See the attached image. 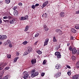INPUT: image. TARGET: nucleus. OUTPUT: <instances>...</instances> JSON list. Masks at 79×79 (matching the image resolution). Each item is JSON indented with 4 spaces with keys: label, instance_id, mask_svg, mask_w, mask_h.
<instances>
[{
    "label": "nucleus",
    "instance_id": "19",
    "mask_svg": "<svg viewBox=\"0 0 79 79\" xmlns=\"http://www.w3.org/2000/svg\"><path fill=\"white\" fill-rule=\"evenodd\" d=\"M31 62L32 64H35L36 63V60L35 59H34L31 60Z\"/></svg>",
    "mask_w": 79,
    "mask_h": 79
},
{
    "label": "nucleus",
    "instance_id": "37",
    "mask_svg": "<svg viewBox=\"0 0 79 79\" xmlns=\"http://www.w3.org/2000/svg\"><path fill=\"white\" fill-rule=\"evenodd\" d=\"M17 9H18V7L16 6H14L13 8V10H15H15H17Z\"/></svg>",
    "mask_w": 79,
    "mask_h": 79
},
{
    "label": "nucleus",
    "instance_id": "44",
    "mask_svg": "<svg viewBox=\"0 0 79 79\" xmlns=\"http://www.w3.org/2000/svg\"><path fill=\"white\" fill-rule=\"evenodd\" d=\"M71 72H67V74H68V75H69V76H70V75H71Z\"/></svg>",
    "mask_w": 79,
    "mask_h": 79
},
{
    "label": "nucleus",
    "instance_id": "53",
    "mask_svg": "<svg viewBox=\"0 0 79 79\" xmlns=\"http://www.w3.org/2000/svg\"><path fill=\"white\" fill-rule=\"evenodd\" d=\"M13 46L12 45V44H10L9 45V47H10V48H11V47H12Z\"/></svg>",
    "mask_w": 79,
    "mask_h": 79
},
{
    "label": "nucleus",
    "instance_id": "51",
    "mask_svg": "<svg viewBox=\"0 0 79 79\" xmlns=\"http://www.w3.org/2000/svg\"><path fill=\"white\" fill-rule=\"evenodd\" d=\"M39 4H37H37H36L35 5V6H39Z\"/></svg>",
    "mask_w": 79,
    "mask_h": 79
},
{
    "label": "nucleus",
    "instance_id": "1",
    "mask_svg": "<svg viewBox=\"0 0 79 79\" xmlns=\"http://www.w3.org/2000/svg\"><path fill=\"white\" fill-rule=\"evenodd\" d=\"M31 76L32 77H35L39 75V72H35V70L33 69L31 72Z\"/></svg>",
    "mask_w": 79,
    "mask_h": 79
},
{
    "label": "nucleus",
    "instance_id": "46",
    "mask_svg": "<svg viewBox=\"0 0 79 79\" xmlns=\"http://www.w3.org/2000/svg\"><path fill=\"white\" fill-rule=\"evenodd\" d=\"M16 54L17 56H18V55H19V52H16Z\"/></svg>",
    "mask_w": 79,
    "mask_h": 79
},
{
    "label": "nucleus",
    "instance_id": "35",
    "mask_svg": "<svg viewBox=\"0 0 79 79\" xmlns=\"http://www.w3.org/2000/svg\"><path fill=\"white\" fill-rule=\"evenodd\" d=\"M27 43H28V42L26 41H25L23 43V45H26Z\"/></svg>",
    "mask_w": 79,
    "mask_h": 79
},
{
    "label": "nucleus",
    "instance_id": "57",
    "mask_svg": "<svg viewBox=\"0 0 79 79\" xmlns=\"http://www.w3.org/2000/svg\"><path fill=\"white\" fill-rule=\"evenodd\" d=\"M2 42L0 41V45H2Z\"/></svg>",
    "mask_w": 79,
    "mask_h": 79
},
{
    "label": "nucleus",
    "instance_id": "15",
    "mask_svg": "<svg viewBox=\"0 0 79 79\" xmlns=\"http://www.w3.org/2000/svg\"><path fill=\"white\" fill-rule=\"evenodd\" d=\"M27 50V51L30 53L31 52H32V48L31 47H28Z\"/></svg>",
    "mask_w": 79,
    "mask_h": 79
},
{
    "label": "nucleus",
    "instance_id": "6",
    "mask_svg": "<svg viewBox=\"0 0 79 79\" xmlns=\"http://www.w3.org/2000/svg\"><path fill=\"white\" fill-rule=\"evenodd\" d=\"M49 40V39L48 38H47L45 40V41L44 43V46H46V45H47L48 43Z\"/></svg>",
    "mask_w": 79,
    "mask_h": 79
},
{
    "label": "nucleus",
    "instance_id": "9",
    "mask_svg": "<svg viewBox=\"0 0 79 79\" xmlns=\"http://www.w3.org/2000/svg\"><path fill=\"white\" fill-rule=\"evenodd\" d=\"M12 17L11 16H5L3 17V19H11Z\"/></svg>",
    "mask_w": 79,
    "mask_h": 79
},
{
    "label": "nucleus",
    "instance_id": "50",
    "mask_svg": "<svg viewBox=\"0 0 79 79\" xmlns=\"http://www.w3.org/2000/svg\"><path fill=\"white\" fill-rule=\"evenodd\" d=\"M67 68H69V69H70V68H71V67H70V66L68 65H67Z\"/></svg>",
    "mask_w": 79,
    "mask_h": 79
},
{
    "label": "nucleus",
    "instance_id": "5",
    "mask_svg": "<svg viewBox=\"0 0 79 79\" xmlns=\"http://www.w3.org/2000/svg\"><path fill=\"white\" fill-rule=\"evenodd\" d=\"M6 63H5V64H4L3 62L1 63L0 64V70H1V69H2L3 68H3V67H4V66H6Z\"/></svg>",
    "mask_w": 79,
    "mask_h": 79
},
{
    "label": "nucleus",
    "instance_id": "3",
    "mask_svg": "<svg viewBox=\"0 0 79 79\" xmlns=\"http://www.w3.org/2000/svg\"><path fill=\"white\" fill-rule=\"evenodd\" d=\"M55 56H57V58H60L61 57V55L60 54V52H56L55 53Z\"/></svg>",
    "mask_w": 79,
    "mask_h": 79
},
{
    "label": "nucleus",
    "instance_id": "26",
    "mask_svg": "<svg viewBox=\"0 0 79 79\" xmlns=\"http://www.w3.org/2000/svg\"><path fill=\"white\" fill-rule=\"evenodd\" d=\"M28 53H29V52L27 51L25 52L23 55H24V56L27 55V54H28Z\"/></svg>",
    "mask_w": 79,
    "mask_h": 79
},
{
    "label": "nucleus",
    "instance_id": "2",
    "mask_svg": "<svg viewBox=\"0 0 79 79\" xmlns=\"http://www.w3.org/2000/svg\"><path fill=\"white\" fill-rule=\"evenodd\" d=\"M23 78L24 79H27L29 77V74L27 72H24L23 73Z\"/></svg>",
    "mask_w": 79,
    "mask_h": 79
},
{
    "label": "nucleus",
    "instance_id": "18",
    "mask_svg": "<svg viewBox=\"0 0 79 79\" xmlns=\"http://www.w3.org/2000/svg\"><path fill=\"white\" fill-rule=\"evenodd\" d=\"M14 16H18V11L16 10H15L14 12Z\"/></svg>",
    "mask_w": 79,
    "mask_h": 79
},
{
    "label": "nucleus",
    "instance_id": "4",
    "mask_svg": "<svg viewBox=\"0 0 79 79\" xmlns=\"http://www.w3.org/2000/svg\"><path fill=\"white\" fill-rule=\"evenodd\" d=\"M48 3V1L44 2L42 6H41L42 8H44V7H45Z\"/></svg>",
    "mask_w": 79,
    "mask_h": 79
},
{
    "label": "nucleus",
    "instance_id": "58",
    "mask_svg": "<svg viewBox=\"0 0 79 79\" xmlns=\"http://www.w3.org/2000/svg\"><path fill=\"white\" fill-rule=\"evenodd\" d=\"M2 36L1 35H0V39L1 40V39H2Z\"/></svg>",
    "mask_w": 79,
    "mask_h": 79
},
{
    "label": "nucleus",
    "instance_id": "48",
    "mask_svg": "<svg viewBox=\"0 0 79 79\" xmlns=\"http://www.w3.org/2000/svg\"><path fill=\"white\" fill-rule=\"evenodd\" d=\"M46 63V61H45V60H44L43 61V64H45Z\"/></svg>",
    "mask_w": 79,
    "mask_h": 79
},
{
    "label": "nucleus",
    "instance_id": "8",
    "mask_svg": "<svg viewBox=\"0 0 79 79\" xmlns=\"http://www.w3.org/2000/svg\"><path fill=\"white\" fill-rule=\"evenodd\" d=\"M61 74L60 72H58L56 74H55L54 76V77L56 78H57V77H60Z\"/></svg>",
    "mask_w": 79,
    "mask_h": 79
},
{
    "label": "nucleus",
    "instance_id": "33",
    "mask_svg": "<svg viewBox=\"0 0 79 79\" xmlns=\"http://www.w3.org/2000/svg\"><path fill=\"white\" fill-rule=\"evenodd\" d=\"M37 52L38 53L39 55H40L41 54H42V52L40 50H38L37 51Z\"/></svg>",
    "mask_w": 79,
    "mask_h": 79
},
{
    "label": "nucleus",
    "instance_id": "45",
    "mask_svg": "<svg viewBox=\"0 0 79 79\" xmlns=\"http://www.w3.org/2000/svg\"><path fill=\"white\" fill-rule=\"evenodd\" d=\"M25 17V18H26V19H28V17H29L28 15H26Z\"/></svg>",
    "mask_w": 79,
    "mask_h": 79
},
{
    "label": "nucleus",
    "instance_id": "7",
    "mask_svg": "<svg viewBox=\"0 0 79 79\" xmlns=\"http://www.w3.org/2000/svg\"><path fill=\"white\" fill-rule=\"evenodd\" d=\"M16 21H15V19H13L10 20V21L9 23L10 24H15L16 23Z\"/></svg>",
    "mask_w": 79,
    "mask_h": 79
},
{
    "label": "nucleus",
    "instance_id": "16",
    "mask_svg": "<svg viewBox=\"0 0 79 79\" xmlns=\"http://www.w3.org/2000/svg\"><path fill=\"white\" fill-rule=\"evenodd\" d=\"M78 78H79V76H78L77 75H75L73 76L72 77V78L73 79H78Z\"/></svg>",
    "mask_w": 79,
    "mask_h": 79
},
{
    "label": "nucleus",
    "instance_id": "17",
    "mask_svg": "<svg viewBox=\"0 0 79 79\" xmlns=\"http://www.w3.org/2000/svg\"><path fill=\"white\" fill-rule=\"evenodd\" d=\"M56 32L58 33L59 34H61V31L59 29H56Z\"/></svg>",
    "mask_w": 79,
    "mask_h": 79
},
{
    "label": "nucleus",
    "instance_id": "49",
    "mask_svg": "<svg viewBox=\"0 0 79 79\" xmlns=\"http://www.w3.org/2000/svg\"><path fill=\"white\" fill-rule=\"evenodd\" d=\"M77 54L79 55V50H77V52H76Z\"/></svg>",
    "mask_w": 79,
    "mask_h": 79
},
{
    "label": "nucleus",
    "instance_id": "54",
    "mask_svg": "<svg viewBox=\"0 0 79 79\" xmlns=\"http://www.w3.org/2000/svg\"><path fill=\"white\" fill-rule=\"evenodd\" d=\"M2 20L1 19H0V24H2Z\"/></svg>",
    "mask_w": 79,
    "mask_h": 79
},
{
    "label": "nucleus",
    "instance_id": "52",
    "mask_svg": "<svg viewBox=\"0 0 79 79\" xmlns=\"http://www.w3.org/2000/svg\"><path fill=\"white\" fill-rule=\"evenodd\" d=\"M10 68L9 67H6L5 68V70H8Z\"/></svg>",
    "mask_w": 79,
    "mask_h": 79
},
{
    "label": "nucleus",
    "instance_id": "27",
    "mask_svg": "<svg viewBox=\"0 0 79 79\" xmlns=\"http://www.w3.org/2000/svg\"><path fill=\"white\" fill-rule=\"evenodd\" d=\"M75 27L77 29H79V24L76 25Z\"/></svg>",
    "mask_w": 79,
    "mask_h": 79
},
{
    "label": "nucleus",
    "instance_id": "10",
    "mask_svg": "<svg viewBox=\"0 0 79 79\" xmlns=\"http://www.w3.org/2000/svg\"><path fill=\"white\" fill-rule=\"evenodd\" d=\"M72 54L73 55H75L76 52H77V50L75 48H74L72 50Z\"/></svg>",
    "mask_w": 79,
    "mask_h": 79
},
{
    "label": "nucleus",
    "instance_id": "39",
    "mask_svg": "<svg viewBox=\"0 0 79 79\" xmlns=\"http://www.w3.org/2000/svg\"><path fill=\"white\" fill-rule=\"evenodd\" d=\"M18 5L21 6H23V4H22V3L19 2L18 4Z\"/></svg>",
    "mask_w": 79,
    "mask_h": 79
},
{
    "label": "nucleus",
    "instance_id": "23",
    "mask_svg": "<svg viewBox=\"0 0 79 79\" xmlns=\"http://www.w3.org/2000/svg\"><path fill=\"white\" fill-rule=\"evenodd\" d=\"M28 29H29V26H26L24 30V31L25 32H26V31H28Z\"/></svg>",
    "mask_w": 79,
    "mask_h": 79
},
{
    "label": "nucleus",
    "instance_id": "30",
    "mask_svg": "<svg viewBox=\"0 0 79 79\" xmlns=\"http://www.w3.org/2000/svg\"><path fill=\"white\" fill-rule=\"evenodd\" d=\"M72 59L73 61L76 60V56H72Z\"/></svg>",
    "mask_w": 79,
    "mask_h": 79
},
{
    "label": "nucleus",
    "instance_id": "21",
    "mask_svg": "<svg viewBox=\"0 0 79 79\" xmlns=\"http://www.w3.org/2000/svg\"><path fill=\"white\" fill-rule=\"evenodd\" d=\"M42 16V17H45L46 18H47V17H48V15H47V14L45 13Z\"/></svg>",
    "mask_w": 79,
    "mask_h": 79
},
{
    "label": "nucleus",
    "instance_id": "55",
    "mask_svg": "<svg viewBox=\"0 0 79 79\" xmlns=\"http://www.w3.org/2000/svg\"><path fill=\"white\" fill-rule=\"evenodd\" d=\"M38 42V41H36L34 44L35 45H37V43Z\"/></svg>",
    "mask_w": 79,
    "mask_h": 79
},
{
    "label": "nucleus",
    "instance_id": "42",
    "mask_svg": "<svg viewBox=\"0 0 79 79\" xmlns=\"http://www.w3.org/2000/svg\"><path fill=\"white\" fill-rule=\"evenodd\" d=\"M70 39L71 40H74L75 39V38H74V37L73 36H71Z\"/></svg>",
    "mask_w": 79,
    "mask_h": 79
},
{
    "label": "nucleus",
    "instance_id": "22",
    "mask_svg": "<svg viewBox=\"0 0 79 79\" xmlns=\"http://www.w3.org/2000/svg\"><path fill=\"white\" fill-rule=\"evenodd\" d=\"M10 2V0H5V3L6 4H9Z\"/></svg>",
    "mask_w": 79,
    "mask_h": 79
},
{
    "label": "nucleus",
    "instance_id": "47",
    "mask_svg": "<svg viewBox=\"0 0 79 79\" xmlns=\"http://www.w3.org/2000/svg\"><path fill=\"white\" fill-rule=\"evenodd\" d=\"M72 47H70L69 48V49L70 51H71V50H72Z\"/></svg>",
    "mask_w": 79,
    "mask_h": 79
},
{
    "label": "nucleus",
    "instance_id": "24",
    "mask_svg": "<svg viewBox=\"0 0 79 79\" xmlns=\"http://www.w3.org/2000/svg\"><path fill=\"white\" fill-rule=\"evenodd\" d=\"M60 48V45L57 46L56 47L55 50H58V49H59V48Z\"/></svg>",
    "mask_w": 79,
    "mask_h": 79
},
{
    "label": "nucleus",
    "instance_id": "41",
    "mask_svg": "<svg viewBox=\"0 0 79 79\" xmlns=\"http://www.w3.org/2000/svg\"><path fill=\"white\" fill-rule=\"evenodd\" d=\"M3 79H8V76H6L3 77Z\"/></svg>",
    "mask_w": 79,
    "mask_h": 79
},
{
    "label": "nucleus",
    "instance_id": "59",
    "mask_svg": "<svg viewBox=\"0 0 79 79\" xmlns=\"http://www.w3.org/2000/svg\"><path fill=\"white\" fill-rule=\"evenodd\" d=\"M0 79H2V78H0Z\"/></svg>",
    "mask_w": 79,
    "mask_h": 79
},
{
    "label": "nucleus",
    "instance_id": "36",
    "mask_svg": "<svg viewBox=\"0 0 79 79\" xmlns=\"http://www.w3.org/2000/svg\"><path fill=\"white\" fill-rule=\"evenodd\" d=\"M7 57L8 58H11V55L10 54H7Z\"/></svg>",
    "mask_w": 79,
    "mask_h": 79
},
{
    "label": "nucleus",
    "instance_id": "25",
    "mask_svg": "<svg viewBox=\"0 0 79 79\" xmlns=\"http://www.w3.org/2000/svg\"><path fill=\"white\" fill-rule=\"evenodd\" d=\"M76 68H77L79 69V62H78L76 64Z\"/></svg>",
    "mask_w": 79,
    "mask_h": 79
},
{
    "label": "nucleus",
    "instance_id": "13",
    "mask_svg": "<svg viewBox=\"0 0 79 79\" xmlns=\"http://www.w3.org/2000/svg\"><path fill=\"white\" fill-rule=\"evenodd\" d=\"M7 38V37L6 35H2V38H1V40H5V39H6Z\"/></svg>",
    "mask_w": 79,
    "mask_h": 79
},
{
    "label": "nucleus",
    "instance_id": "32",
    "mask_svg": "<svg viewBox=\"0 0 79 79\" xmlns=\"http://www.w3.org/2000/svg\"><path fill=\"white\" fill-rule=\"evenodd\" d=\"M39 33H36V34L35 35V37H38V36H39Z\"/></svg>",
    "mask_w": 79,
    "mask_h": 79
},
{
    "label": "nucleus",
    "instance_id": "14",
    "mask_svg": "<svg viewBox=\"0 0 79 79\" xmlns=\"http://www.w3.org/2000/svg\"><path fill=\"white\" fill-rule=\"evenodd\" d=\"M55 68L56 69H59L61 68V65L59 64H57L55 66Z\"/></svg>",
    "mask_w": 79,
    "mask_h": 79
},
{
    "label": "nucleus",
    "instance_id": "38",
    "mask_svg": "<svg viewBox=\"0 0 79 79\" xmlns=\"http://www.w3.org/2000/svg\"><path fill=\"white\" fill-rule=\"evenodd\" d=\"M4 22L5 23H9V20H3Z\"/></svg>",
    "mask_w": 79,
    "mask_h": 79
},
{
    "label": "nucleus",
    "instance_id": "20",
    "mask_svg": "<svg viewBox=\"0 0 79 79\" xmlns=\"http://www.w3.org/2000/svg\"><path fill=\"white\" fill-rule=\"evenodd\" d=\"M71 31L73 33H76V30L74 28H72L71 29Z\"/></svg>",
    "mask_w": 79,
    "mask_h": 79
},
{
    "label": "nucleus",
    "instance_id": "34",
    "mask_svg": "<svg viewBox=\"0 0 79 79\" xmlns=\"http://www.w3.org/2000/svg\"><path fill=\"white\" fill-rule=\"evenodd\" d=\"M18 58H19V57H16L14 59V61H15V62H16Z\"/></svg>",
    "mask_w": 79,
    "mask_h": 79
},
{
    "label": "nucleus",
    "instance_id": "43",
    "mask_svg": "<svg viewBox=\"0 0 79 79\" xmlns=\"http://www.w3.org/2000/svg\"><path fill=\"white\" fill-rule=\"evenodd\" d=\"M45 75V73H43L41 74V76L42 77H43Z\"/></svg>",
    "mask_w": 79,
    "mask_h": 79
},
{
    "label": "nucleus",
    "instance_id": "56",
    "mask_svg": "<svg viewBox=\"0 0 79 79\" xmlns=\"http://www.w3.org/2000/svg\"><path fill=\"white\" fill-rule=\"evenodd\" d=\"M69 45H70V43H68L67 44V46H69Z\"/></svg>",
    "mask_w": 79,
    "mask_h": 79
},
{
    "label": "nucleus",
    "instance_id": "28",
    "mask_svg": "<svg viewBox=\"0 0 79 79\" xmlns=\"http://www.w3.org/2000/svg\"><path fill=\"white\" fill-rule=\"evenodd\" d=\"M11 41L10 40H7L6 41V44H10Z\"/></svg>",
    "mask_w": 79,
    "mask_h": 79
},
{
    "label": "nucleus",
    "instance_id": "12",
    "mask_svg": "<svg viewBox=\"0 0 79 79\" xmlns=\"http://www.w3.org/2000/svg\"><path fill=\"white\" fill-rule=\"evenodd\" d=\"M60 15L61 18H63L65 16V13L63 12H61L60 14Z\"/></svg>",
    "mask_w": 79,
    "mask_h": 79
},
{
    "label": "nucleus",
    "instance_id": "11",
    "mask_svg": "<svg viewBox=\"0 0 79 79\" xmlns=\"http://www.w3.org/2000/svg\"><path fill=\"white\" fill-rule=\"evenodd\" d=\"M43 27L45 31H48V27L45 25V24H44Z\"/></svg>",
    "mask_w": 79,
    "mask_h": 79
},
{
    "label": "nucleus",
    "instance_id": "29",
    "mask_svg": "<svg viewBox=\"0 0 79 79\" xmlns=\"http://www.w3.org/2000/svg\"><path fill=\"white\" fill-rule=\"evenodd\" d=\"M53 41L54 42H56L57 41V40L55 37H53Z\"/></svg>",
    "mask_w": 79,
    "mask_h": 79
},
{
    "label": "nucleus",
    "instance_id": "31",
    "mask_svg": "<svg viewBox=\"0 0 79 79\" xmlns=\"http://www.w3.org/2000/svg\"><path fill=\"white\" fill-rule=\"evenodd\" d=\"M26 18H25L24 17H21V20H26Z\"/></svg>",
    "mask_w": 79,
    "mask_h": 79
},
{
    "label": "nucleus",
    "instance_id": "40",
    "mask_svg": "<svg viewBox=\"0 0 79 79\" xmlns=\"http://www.w3.org/2000/svg\"><path fill=\"white\" fill-rule=\"evenodd\" d=\"M31 8L33 9H35V6L34 5H32L31 6Z\"/></svg>",
    "mask_w": 79,
    "mask_h": 79
}]
</instances>
